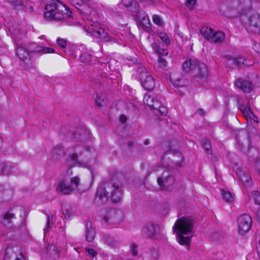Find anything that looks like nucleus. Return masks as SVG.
Returning <instances> with one entry per match:
<instances>
[{
    "mask_svg": "<svg viewBox=\"0 0 260 260\" xmlns=\"http://www.w3.org/2000/svg\"><path fill=\"white\" fill-rule=\"evenodd\" d=\"M122 186L117 183H107L99 187L96 190L94 202L98 205H102L107 202L110 196L113 202L117 203L121 200Z\"/></svg>",
    "mask_w": 260,
    "mask_h": 260,
    "instance_id": "nucleus-1",
    "label": "nucleus"
},
{
    "mask_svg": "<svg viewBox=\"0 0 260 260\" xmlns=\"http://www.w3.org/2000/svg\"><path fill=\"white\" fill-rule=\"evenodd\" d=\"M44 16L47 20L67 21L72 17V12L61 2L55 0L46 6Z\"/></svg>",
    "mask_w": 260,
    "mask_h": 260,
    "instance_id": "nucleus-2",
    "label": "nucleus"
},
{
    "mask_svg": "<svg viewBox=\"0 0 260 260\" xmlns=\"http://www.w3.org/2000/svg\"><path fill=\"white\" fill-rule=\"evenodd\" d=\"M193 225V221L189 217H182L176 221L173 230L174 232H177V239L180 244H190L191 237H184L183 235L190 233L192 230Z\"/></svg>",
    "mask_w": 260,
    "mask_h": 260,
    "instance_id": "nucleus-3",
    "label": "nucleus"
},
{
    "mask_svg": "<svg viewBox=\"0 0 260 260\" xmlns=\"http://www.w3.org/2000/svg\"><path fill=\"white\" fill-rule=\"evenodd\" d=\"M98 16H94V19H91L88 25L87 24L84 26V29L87 32L96 38H103L106 42H118V37L105 35V30L98 23Z\"/></svg>",
    "mask_w": 260,
    "mask_h": 260,
    "instance_id": "nucleus-4",
    "label": "nucleus"
},
{
    "mask_svg": "<svg viewBox=\"0 0 260 260\" xmlns=\"http://www.w3.org/2000/svg\"><path fill=\"white\" fill-rule=\"evenodd\" d=\"M80 181V178L77 176L71 178H64L58 182L56 191L62 194H69L77 189Z\"/></svg>",
    "mask_w": 260,
    "mask_h": 260,
    "instance_id": "nucleus-5",
    "label": "nucleus"
},
{
    "mask_svg": "<svg viewBox=\"0 0 260 260\" xmlns=\"http://www.w3.org/2000/svg\"><path fill=\"white\" fill-rule=\"evenodd\" d=\"M183 70L187 73L191 70L197 69L198 76L202 78H205L208 73L206 65L203 63L199 62L195 58L187 59L182 65Z\"/></svg>",
    "mask_w": 260,
    "mask_h": 260,
    "instance_id": "nucleus-6",
    "label": "nucleus"
},
{
    "mask_svg": "<svg viewBox=\"0 0 260 260\" xmlns=\"http://www.w3.org/2000/svg\"><path fill=\"white\" fill-rule=\"evenodd\" d=\"M70 3L77 8L80 12L82 19L86 21V24H89L91 19H94L95 15V11L86 5L83 4L82 0H69Z\"/></svg>",
    "mask_w": 260,
    "mask_h": 260,
    "instance_id": "nucleus-7",
    "label": "nucleus"
},
{
    "mask_svg": "<svg viewBox=\"0 0 260 260\" xmlns=\"http://www.w3.org/2000/svg\"><path fill=\"white\" fill-rule=\"evenodd\" d=\"M157 183L162 190H170L175 183V179L172 175V171L167 169L164 171L161 177L157 179Z\"/></svg>",
    "mask_w": 260,
    "mask_h": 260,
    "instance_id": "nucleus-8",
    "label": "nucleus"
},
{
    "mask_svg": "<svg viewBox=\"0 0 260 260\" xmlns=\"http://www.w3.org/2000/svg\"><path fill=\"white\" fill-rule=\"evenodd\" d=\"M122 220V212L114 209L109 210L107 215L104 217V221L109 224H118Z\"/></svg>",
    "mask_w": 260,
    "mask_h": 260,
    "instance_id": "nucleus-9",
    "label": "nucleus"
},
{
    "mask_svg": "<svg viewBox=\"0 0 260 260\" xmlns=\"http://www.w3.org/2000/svg\"><path fill=\"white\" fill-rule=\"evenodd\" d=\"M140 78L142 86L146 90H152L155 86L154 78L148 73L142 71L140 74Z\"/></svg>",
    "mask_w": 260,
    "mask_h": 260,
    "instance_id": "nucleus-10",
    "label": "nucleus"
},
{
    "mask_svg": "<svg viewBox=\"0 0 260 260\" xmlns=\"http://www.w3.org/2000/svg\"><path fill=\"white\" fill-rule=\"evenodd\" d=\"M238 223L239 233L243 234L250 230L252 224L251 218L248 214H243L238 217Z\"/></svg>",
    "mask_w": 260,
    "mask_h": 260,
    "instance_id": "nucleus-11",
    "label": "nucleus"
},
{
    "mask_svg": "<svg viewBox=\"0 0 260 260\" xmlns=\"http://www.w3.org/2000/svg\"><path fill=\"white\" fill-rule=\"evenodd\" d=\"M28 51L29 53H55L54 49L48 47H44L39 46L35 43H29L28 46Z\"/></svg>",
    "mask_w": 260,
    "mask_h": 260,
    "instance_id": "nucleus-12",
    "label": "nucleus"
},
{
    "mask_svg": "<svg viewBox=\"0 0 260 260\" xmlns=\"http://www.w3.org/2000/svg\"><path fill=\"white\" fill-rule=\"evenodd\" d=\"M160 97L158 95H151L146 94L144 96V103L150 108L157 109L160 107Z\"/></svg>",
    "mask_w": 260,
    "mask_h": 260,
    "instance_id": "nucleus-13",
    "label": "nucleus"
},
{
    "mask_svg": "<svg viewBox=\"0 0 260 260\" xmlns=\"http://www.w3.org/2000/svg\"><path fill=\"white\" fill-rule=\"evenodd\" d=\"M246 24H248L250 27H253L254 29L253 31L256 32L260 31V16L256 13L250 15L247 21L244 22Z\"/></svg>",
    "mask_w": 260,
    "mask_h": 260,
    "instance_id": "nucleus-14",
    "label": "nucleus"
},
{
    "mask_svg": "<svg viewBox=\"0 0 260 260\" xmlns=\"http://www.w3.org/2000/svg\"><path fill=\"white\" fill-rule=\"evenodd\" d=\"M236 173L240 181L245 184L250 185L251 178L246 169L238 168L236 170Z\"/></svg>",
    "mask_w": 260,
    "mask_h": 260,
    "instance_id": "nucleus-15",
    "label": "nucleus"
},
{
    "mask_svg": "<svg viewBox=\"0 0 260 260\" xmlns=\"http://www.w3.org/2000/svg\"><path fill=\"white\" fill-rule=\"evenodd\" d=\"M235 84L237 87L241 89L244 92H248L253 89V85L252 83L248 80L243 79H238L235 82Z\"/></svg>",
    "mask_w": 260,
    "mask_h": 260,
    "instance_id": "nucleus-16",
    "label": "nucleus"
},
{
    "mask_svg": "<svg viewBox=\"0 0 260 260\" xmlns=\"http://www.w3.org/2000/svg\"><path fill=\"white\" fill-rule=\"evenodd\" d=\"M12 4L18 10L26 11L29 10L30 12L34 11V8L32 6H29L27 1L23 0H12Z\"/></svg>",
    "mask_w": 260,
    "mask_h": 260,
    "instance_id": "nucleus-17",
    "label": "nucleus"
},
{
    "mask_svg": "<svg viewBox=\"0 0 260 260\" xmlns=\"http://www.w3.org/2000/svg\"><path fill=\"white\" fill-rule=\"evenodd\" d=\"M155 233V225L151 223L144 225L142 230V235L148 238H153Z\"/></svg>",
    "mask_w": 260,
    "mask_h": 260,
    "instance_id": "nucleus-18",
    "label": "nucleus"
},
{
    "mask_svg": "<svg viewBox=\"0 0 260 260\" xmlns=\"http://www.w3.org/2000/svg\"><path fill=\"white\" fill-rule=\"evenodd\" d=\"M239 109L243 113L244 115L247 118L248 117L250 118H252L254 121H256L257 118L254 115L253 112L251 110L249 104L248 103L246 105H240L239 106Z\"/></svg>",
    "mask_w": 260,
    "mask_h": 260,
    "instance_id": "nucleus-19",
    "label": "nucleus"
},
{
    "mask_svg": "<svg viewBox=\"0 0 260 260\" xmlns=\"http://www.w3.org/2000/svg\"><path fill=\"white\" fill-rule=\"evenodd\" d=\"M135 5L137 7L135 12L137 14L138 19L143 25H146L148 23V17L145 14V12L140 10V7L137 3H135Z\"/></svg>",
    "mask_w": 260,
    "mask_h": 260,
    "instance_id": "nucleus-20",
    "label": "nucleus"
},
{
    "mask_svg": "<svg viewBox=\"0 0 260 260\" xmlns=\"http://www.w3.org/2000/svg\"><path fill=\"white\" fill-rule=\"evenodd\" d=\"M16 52L17 55L23 61L25 62L27 59H30L28 48L26 49L23 47L19 46L16 48Z\"/></svg>",
    "mask_w": 260,
    "mask_h": 260,
    "instance_id": "nucleus-21",
    "label": "nucleus"
},
{
    "mask_svg": "<svg viewBox=\"0 0 260 260\" xmlns=\"http://www.w3.org/2000/svg\"><path fill=\"white\" fill-rule=\"evenodd\" d=\"M46 252L51 259H56L59 257V253L58 250L54 245H48L46 249Z\"/></svg>",
    "mask_w": 260,
    "mask_h": 260,
    "instance_id": "nucleus-22",
    "label": "nucleus"
},
{
    "mask_svg": "<svg viewBox=\"0 0 260 260\" xmlns=\"http://www.w3.org/2000/svg\"><path fill=\"white\" fill-rule=\"evenodd\" d=\"M87 135L88 133L84 128L78 127L74 132L73 137L75 140L78 139L79 141H82Z\"/></svg>",
    "mask_w": 260,
    "mask_h": 260,
    "instance_id": "nucleus-23",
    "label": "nucleus"
},
{
    "mask_svg": "<svg viewBox=\"0 0 260 260\" xmlns=\"http://www.w3.org/2000/svg\"><path fill=\"white\" fill-rule=\"evenodd\" d=\"M225 39L224 34L221 31H213L212 35L211 36V40L210 42L219 43L224 41Z\"/></svg>",
    "mask_w": 260,
    "mask_h": 260,
    "instance_id": "nucleus-24",
    "label": "nucleus"
},
{
    "mask_svg": "<svg viewBox=\"0 0 260 260\" xmlns=\"http://www.w3.org/2000/svg\"><path fill=\"white\" fill-rule=\"evenodd\" d=\"M70 167H73L77 166L80 167L86 168L87 166V164L86 162H81L80 160L78 159V155L76 153H73L70 157Z\"/></svg>",
    "mask_w": 260,
    "mask_h": 260,
    "instance_id": "nucleus-25",
    "label": "nucleus"
},
{
    "mask_svg": "<svg viewBox=\"0 0 260 260\" xmlns=\"http://www.w3.org/2000/svg\"><path fill=\"white\" fill-rule=\"evenodd\" d=\"M95 236V230L90 225L88 226V224H87V227L85 231V238L88 242H91L94 240Z\"/></svg>",
    "mask_w": 260,
    "mask_h": 260,
    "instance_id": "nucleus-26",
    "label": "nucleus"
},
{
    "mask_svg": "<svg viewBox=\"0 0 260 260\" xmlns=\"http://www.w3.org/2000/svg\"><path fill=\"white\" fill-rule=\"evenodd\" d=\"M214 30L211 27L203 26L200 29V32L205 39L209 41L211 40V36Z\"/></svg>",
    "mask_w": 260,
    "mask_h": 260,
    "instance_id": "nucleus-27",
    "label": "nucleus"
},
{
    "mask_svg": "<svg viewBox=\"0 0 260 260\" xmlns=\"http://www.w3.org/2000/svg\"><path fill=\"white\" fill-rule=\"evenodd\" d=\"M167 64L168 62L166 60L161 56H159L157 62L154 65V68L156 70L160 72L166 70Z\"/></svg>",
    "mask_w": 260,
    "mask_h": 260,
    "instance_id": "nucleus-28",
    "label": "nucleus"
},
{
    "mask_svg": "<svg viewBox=\"0 0 260 260\" xmlns=\"http://www.w3.org/2000/svg\"><path fill=\"white\" fill-rule=\"evenodd\" d=\"M202 148L207 152V155H212L211 146L210 141L208 139L204 138L201 141Z\"/></svg>",
    "mask_w": 260,
    "mask_h": 260,
    "instance_id": "nucleus-29",
    "label": "nucleus"
},
{
    "mask_svg": "<svg viewBox=\"0 0 260 260\" xmlns=\"http://www.w3.org/2000/svg\"><path fill=\"white\" fill-rule=\"evenodd\" d=\"M233 62L235 66H237L238 67H241L243 65H250V64L248 62L247 60L243 56H239L238 57L234 58L233 59Z\"/></svg>",
    "mask_w": 260,
    "mask_h": 260,
    "instance_id": "nucleus-30",
    "label": "nucleus"
},
{
    "mask_svg": "<svg viewBox=\"0 0 260 260\" xmlns=\"http://www.w3.org/2000/svg\"><path fill=\"white\" fill-rule=\"evenodd\" d=\"M14 217V214L11 213L10 211L6 212L3 217V223L4 224L10 228H12L10 225V223L12 222V219Z\"/></svg>",
    "mask_w": 260,
    "mask_h": 260,
    "instance_id": "nucleus-31",
    "label": "nucleus"
},
{
    "mask_svg": "<svg viewBox=\"0 0 260 260\" xmlns=\"http://www.w3.org/2000/svg\"><path fill=\"white\" fill-rule=\"evenodd\" d=\"M221 193L223 200L226 202H231L234 200V197L230 191L221 189Z\"/></svg>",
    "mask_w": 260,
    "mask_h": 260,
    "instance_id": "nucleus-32",
    "label": "nucleus"
},
{
    "mask_svg": "<svg viewBox=\"0 0 260 260\" xmlns=\"http://www.w3.org/2000/svg\"><path fill=\"white\" fill-rule=\"evenodd\" d=\"M53 153L54 157L55 159H59V158L57 157V154H58L59 156L63 155L64 154H66V152L64 151V148L61 145H57L54 149Z\"/></svg>",
    "mask_w": 260,
    "mask_h": 260,
    "instance_id": "nucleus-33",
    "label": "nucleus"
},
{
    "mask_svg": "<svg viewBox=\"0 0 260 260\" xmlns=\"http://www.w3.org/2000/svg\"><path fill=\"white\" fill-rule=\"evenodd\" d=\"M2 175H9L16 171V168L11 166L5 164Z\"/></svg>",
    "mask_w": 260,
    "mask_h": 260,
    "instance_id": "nucleus-34",
    "label": "nucleus"
},
{
    "mask_svg": "<svg viewBox=\"0 0 260 260\" xmlns=\"http://www.w3.org/2000/svg\"><path fill=\"white\" fill-rule=\"evenodd\" d=\"M79 59L83 63H88L91 60V55L88 53L84 52L80 55Z\"/></svg>",
    "mask_w": 260,
    "mask_h": 260,
    "instance_id": "nucleus-35",
    "label": "nucleus"
},
{
    "mask_svg": "<svg viewBox=\"0 0 260 260\" xmlns=\"http://www.w3.org/2000/svg\"><path fill=\"white\" fill-rule=\"evenodd\" d=\"M158 36L161 40L165 43L167 45L170 44V40L169 39V37L167 34L160 32L158 33Z\"/></svg>",
    "mask_w": 260,
    "mask_h": 260,
    "instance_id": "nucleus-36",
    "label": "nucleus"
},
{
    "mask_svg": "<svg viewBox=\"0 0 260 260\" xmlns=\"http://www.w3.org/2000/svg\"><path fill=\"white\" fill-rule=\"evenodd\" d=\"M175 154L177 155L179 158V160L175 161V160H173V163H174L177 166L181 167L182 165V162L183 160V157L182 155V154L179 152H176L175 153Z\"/></svg>",
    "mask_w": 260,
    "mask_h": 260,
    "instance_id": "nucleus-37",
    "label": "nucleus"
},
{
    "mask_svg": "<svg viewBox=\"0 0 260 260\" xmlns=\"http://www.w3.org/2000/svg\"><path fill=\"white\" fill-rule=\"evenodd\" d=\"M254 203L256 204L260 205V193L257 191H253L252 192Z\"/></svg>",
    "mask_w": 260,
    "mask_h": 260,
    "instance_id": "nucleus-38",
    "label": "nucleus"
},
{
    "mask_svg": "<svg viewBox=\"0 0 260 260\" xmlns=\"http://www.w3.org/2000/svg\"><path fill=\"white\" fill-rule=\"evenodd\" d=\"M153 22L158 26H161L163 24V22L159 16L155 14L152 17Z\"/></svg>",
    "mask_w": 260,
    "mask_h": 260,
    "instance_id": "nucleus-39",
    "label": "nucleus"
},
{
    "mask_svg": "<svg viewBox=\"0 0 260 260\" xmlns=\"http://www.w3.org/2000/svg\"><path fill=\"white\" fill-rule=\"evenodd\" d=\"M53 224V216L48 215L47 216V230H45V229L44 230L45 231V233H46L47 230H49L50 228H51V226Z\"/></svg>",
    "mask_w": 260,
    "mask_h": 260,
    "instance_id": "nucleus-40",
    "label": "nucleus"
},
{
    "mask_svg": "<svg viewBox=\"0 0 260 260\" xmlns=\"http://www.w3.org/2000/svg\"><path fill=\"white\" fill-rule=\"evenodd\" d=\"M157 112L160 113L162 115H166L168 113V110L166 107L161 106V102H160V107L157 109Z\"/></svg>",
    "mask_w": 260,
    "mask_h": 260,
    "instance_id": "nucleus-41",
    "label": "nucleus"
},
{
    "mask_svg": "<svg viewBox=\"0 0 260 260\" xmlns=\"http://www.w3.org/2000/svg\"><path fill=\"white\" fill-rule=\"evenodd\" d=\"M57 44L61 48H64L67 45V40L64 39L59 38L57 40Z\"/></svg>",
    "mask_w": 260,
    "mask_h": 260,
    "instance_id": "nucleus-42",
    "label": "nucleus"
},
{
    "mask_svg": "<svg viewBox=\"0 0 260 260\" xmlns=\"http://www.w3.org/2000/svg\"><path fill=\"white\" fill-rule=\"evenodd\" d=\"M138 245L135 243H133L131 246V251L133 256H137L138 254L137 251Z\"/></svg>",
    "mask_w": 260,
    "mask_h": 260,
    "instance_id": "nucleus-43",
    "label": "nucleus"
},
{
    "mask_svg": "<svg viewBox=\"0 0 260 260\" xmlns=\"http://www.w3.org/2000/svg\"><path fill=\"white\" fill-rule=\"evenodd\" d=\"M121 3L122 5L125 7L132 6L133 5L135 6L136 8L137 9V7L135 5V3H134L133 0H122Z\"/></svg>",
    "mask_w": 260,
    "mask_h": 260,
    "instance_id": "nucleus-44",
    "label": "nucleus"
},
{
    "mask_svg": "<svg viewBox=\"0 0 260 260\" xmlns=\"http://www.w3.org/2000/svg\"><path fill=\"white\" fill-rule=\"evenodd\" d=\"M196 3V0H187L186 2V5L189 9H192Z\"/></svg>",
    "mask_w": 260,
    "mask_h": 260,
    "instance_id": "nucleus-45",
    "label": "nucleus"
},
{
    "mask_svg": "<svg viewBox=\"0 0 260 260\" xmlns=\"http://www.w3.org/2000/svg\"><path fill=\"white\" fill-rule=\"evenodd\" d=\"M159 56L167 55L168 54V51L165 49L160 48L158 52L157 53Z\"/></svg>",
    "mask_w": 260,
    "mask_h": 260,
    "instance_id": "nucleus-46",
    "label": "nucleus"
},
{
    "mask_svg": "<svg viewBox=\"0 0 260 260\" xmlns=\"http://www.w3.org/2000/svg\"><path fill=\"white\" fill-rule=\"evenodd\" d=\"M86 251L88 252V254L92 258L95 257L97 255V252L93 249H87Z\"/></svg>",
    "mask_w": 260,
    "mask_h": 260,
    "instance_id": "nucleus-47",
    "label": "nucleus"
},
{
    "mask_svg": "<svg viewBox=\"0 0 260 260\" xmlns=\"http://www.w3.org/2000/svg\"><path fill=\"white\" fill-rule=\"evenodd\" d=\"M208 157L212 161H216L218 159L219 156L216 154H213L211 156L210 155H208Z\"/></svg>",
    "mask_w": 260,
    "mask_h": 260,
    "instance_id": "nucleus-48",
    "label": "nucleus"
},
{
    "mask_svg": "<svg viewBox=\"0 0 260 260\" xmlns=\"http://www.w3.org/2000/svg\"><path fill=\"white\" fill-rule=\"evenodd\" d=\"M151 46L153 49L157 53L160 49L159 45L155 42H153L151 44Z\"/></svg>",
    "mask_w": 260,
    "mask_h": 260,
    "instance_id": "nucleus-49",
    "label": "nucleus"
},
{
    "mask_svg": "<svg viewBox=\"0 0 260 260\" xmlns=\"http://www.w3.org/2000/svg\"><path fill=\"white\" fill-rule=\"evenodd\" d=\"M102 100L101 99V97L99 95H97L96 98L95 99V103L98 106H102Z\"/></svg>",
    "mask_w": 260,
    "mask_h": 260,
    "instance_id": "nucleus-50",
    "label": "nucleus"
},
{
    "mask_svg": "<svg viewBox=\"0 0 260 260\" xmlns=\"http://www.w3.org/2000/svg\"><path fill=\"white\" fill-rule=\"evenodd\" d=\"M151 254L153 258H154L155 259H157L159 257V254L157 250L153 249V250H152Z\"/></svg>",
    "mask_w": 260,
    "mask_h": 260,
    "instance_id": "nucleus-51",
    "label": "nucleus"
},
{
    "mask_svg": "<svg viewBox=\"0 0 260 260\" xmlns=\"http://www.w3.org/2000/svg\"><path fill=\"white\" fill-rule=\"evenodd\" d=\"M256 250L258 256L260 259V238L257 240V243L256 245Z\"/></svg>",
    "mask_w": 260,
    "mask_h": 260,
    "instance_id": "nucleus-52",
    "label": "nucleus"
},
{
    "mask_svg": "<svg viewBox=\"0 0 260 260\" xmlns=\"http://www.w3.org/2000/svg\"><path fill=\"white\" fill-rule=\"evenodd\" d=\"M15 260H25L22 252L21 251L20 254L17 256Z\"/></svg>",
    "mask_w": 260,
    "mask_h": 260,
    "instance_id": "nucleus-53",
    "label": "nucleus"
},
{
    "mask_svg": "<svg viewBox=\"0 0 260 260\" xmlns=\"http://www.w3.org/2000/svg\"><path fill=\"white\" fill-rule=\"evenodd\" d=\"M142 2L145 3L147 5H151L153 4L154 2V0H140Z\"/></svg>",
    "mask_w": 260,
    "mask_h": 260,
    "instance_id": "nucleus-54",
    "label": "nucleus"
},
{
    "mask_svg": "<svg viewBox=\"0 0 260 260\" xmlns=\"http://www.w3.org/2000/svg\"><path fill=\"white\" fill-rule=\"evenodd\" d=\"M5 164H4V163L0 162V175H2L3 170L4 169V168Z\"/></svg>",
    "mask_w": 260,
    "mask_h": 260,
    "instance_id": "nucleus-55",
    "label": "nucleus"
},
{
    "mask_svg": "<svg viewBox=\"0 0 260 260\" xmlns=\"http://www.w3.org/2000/svg\"><path fill=\"white\" fill-rule=\"evenodd\" d=\"M256 168L258 173L260 176V161H257L256 162Z\"/></svg>",
    "mask_w": 260,
    "mask_h": 260,
    "instance_id": "nucleus-56",
    "label": "nucleus"
},
{
    "mask_svg": "<svg viewBox=\"0 0 260 260\" xmlns=\"http://www.w3.org/2000/svg\"><path fill=\"white\" fill-rule=\"evenodd\" d=\"M120 121L122 123L125 122L126 121V117L124 115L120 116Z\"/></svg>",
    "mask_w": 260,
    "mask_h": 260,
    "instance_id": "nucleus-57",
    "label": "nucleus"
},
{
    "mask_svg": "<svg viewBox=\"0 0 260 260\" xmlns=\"http://www.w3.org/2000/svg\"><path fill=\"white\" fill-rule=\"evenodd\" d=\"M198 112L200 113L201 115H204L205 114L204 110L201 108L198 109Z\"/></svg>",
    "mask_w": 260,
    "mask_h": 260,
    "instance_id": "nucleus-58",
    "label": "nucleus"
},
{
    "mask_svg": "<svg viewBox=\"0 0 260 260\" xmlns=\"http://www.w3.org/2000/svg\"><path fill=\"white\" fill-rule=\"evenodd\" d=\"M256 218L257 220L260 222V209H258L256 213Z\"/></svg>",
    "mask_w": 260,
    "mask_h": 260,
    "instance_id": "nucleus-59",
    "label": "nucleus"
},
{
    "mask_svg": "<svg viewBox=\"0 0 260 260\" xmlns=\"http://www.w3.org/2000/svg\"><path fill=\"white\" fill-rule=\"evenodd\" d=\"M245 18H246V16H245V15L241 16V20H242L243 21H245Z\"/></svg>",
    "mask_w": 260,
    "mask_h": 260,
    "instance_id": "nucleus-60",
    "label": "nucleus"
},
{
    "mask_svg": "<svg viewBox=\"0 0 260 260\" xmlns=\"http://www.w3.org/2000/svg\"><path fill=\"white\" fill-rule=\"evenodd\" d=\"M148 143V142H147V141L145 142V145H147Z\"/></svg>",
    "mask_w": 260,
    "mask_h": 260,
    "instance_id": "nucleus-61",
    "label": "nucleus"
}]
</instances>
